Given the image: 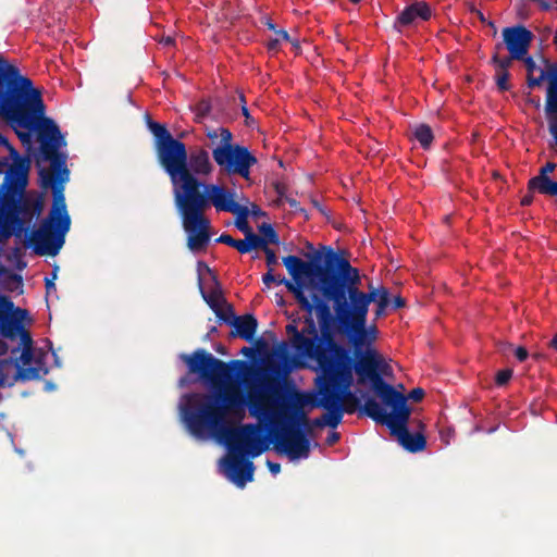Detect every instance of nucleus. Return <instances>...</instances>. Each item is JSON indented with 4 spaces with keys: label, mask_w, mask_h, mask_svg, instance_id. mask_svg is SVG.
I'll return each mask as SVG.
<instances>
[{
    "label": "nucleus",
    "mask_w": 557,
    "mask_h": 557,
    "mask_svg": "<svg viewBox=\"0 0 557 557\" xmlns=\"http://www.w3.org/2000/svg\"><path fill=\"white\" fill-rule=\"evenodd\" d=\"M468 9L471 13L476 15V17L480 20L481 23L486 22V18L484 16L483 12L481 10L476 9V7L473 3L469 2Z\"/></svg>",
    "instance_id": "nucleus-42"
},
{
    "label": "nucleus",
    "mask_w": 557,
    "mask_h": 557,
    "mask_svg": "<svg viewBox=\"0 0 557 557\" xmlns=\"http://www.w3.org/2000/svg\"><path fill=\"white\" fill-rule=\"evenodd\" d=\"M246 239L248 242L249 250L252 249H261L262 251L268 247L267 239H263L261 236L255 234L252 231L246 235Z\"/></svg>",
    "instance_id": "nucleus-29"
},
{
    "label": "nucleus",
    "mask_w": 557,
    "mask_h": 557,
    "mask_svg": "<svg viewBox=\"0 0 557 557\" xmlns=\"http://www.w3.org/2000/svg\"><path fill=\"white\" fill-rule=\"evenodd\" d=\"M528 191L529 193L524 195L521 199V206L523 207L530 206L533 202V191H530L529 189Z\"/></svg>",
    "instance_id": "nucleus-49"
},
{
    "label": "nucleus",
    "mask_w": 557,
    "mask_h": 557,
    "mask_svg": "<svg viewBox=\"0 0 557 557\" xmlns=\"http://www.w3.org/2000/svg\"><path fill=\"white\" fill-rule=\"evenodd\" d=\"M550 346L557 351V334L550 341Z\"/></svg>",
    "instance_id": "nucleus-64"
},
{
    "label": "nucleus",
    "mask_w": 557,
    "mask_h": 557,
    "mask_svg": "<svg viewBox=\"0 0 557 557\" xmlns=\"http://www.w3.org/2000/svg\"><path fill=\"white\" fill-rule=\"evenodd\" d=\"M299 262H305L297 256H287L283 258L288 274L293 281L282 280L285 287L292 293L297 300L300 308L307 312L304 317V323L307 324L309 331V338H313V346L315 351L311 355H305V358L315 360L318 364L336 356H344L348 350L335 341V335L339 334V323L337 321V313L334 315L327 304V299L313 294L310 300L304 292L307 286L306 278L310 280V286L319 289L318 283H314L317 273L314 271H307L302 269Z\"/></svg>",
    "instance_id": "nucleus-5"
},
{
    "label": "nucleus",
    "mask_w": 557,
    "mask_h": 557,
    "mask_svg": "<svg viewBox=\"0 0 557 557\" xmlns=\"http://www.w3.org/2000/svg\"><path fill=\"white\" fill-rule=\"evenodd\" d=\"M252 214L256 215V216H262L264 215L265 213L256 205L252 206Z\"/></svg>",
    "instance_id": "nucleus-58"
},
{
    "label": "nucleus",
    "mask_w": 557,
    "mask_h": 557,
    "mask_svg": "<svg viewBox=\"0 0 557 557\" xmlns=\"http://www.w3.org/2000/svg\"><path fill=\"white\" fill-rule=\"evenodd\" d=\"M264 25L270 29L273 30L276 34V25L272 22L270 18H265Z\"/></svg>",
    "instance_id": "nucleus-57"
},
{
    "label": "nucleus",
    "mask_w": 557,
    "mask_h": 557,
    "mask_svg": "<svg viewBox=\"0 0 557 557\" xmlns=\"http://www.w3.org/2000/svg\"><path fill=\"white\" fill-rule=\"evenodd\" d=\"M215 315L219 322H223L227 325H232L235 322L236 314L234 313L233 306L227 304H223L218 310H215Z\"/></svg>",
    "instance_id": "nucleus-26"
},
{
    "label": "nucleus",
    "mask_w": 557,
    "mask_h": 557,
    "mask_svg": "<svg viewBox=\"0 0 557 557\" xmlns=\"http://www.w3.org/2000/svg\"><path fill=\"white\" fill-rule=\"evenodd\" d=\"M391 304H392L393 309H399V308L405 307L406 302L401 296H396L393 298Z\"/></svg>",
    "instance_id": "nucleus-47"
},
{
    "label": "nucleus",
    "mask_w": 557,
    "mask_h": 557,
    "mask_svg": "<svg viewBox=\"0 0 557 557\" xmlns=\"http://www.w3.org/2000/svg\"><path fill=\"white\" fill-rule=\"evenodd\" d=\"M413 135L423 149L431 147L434 135L432 128L428 124L422 123L417 125Z\"/></svg>",
    "instance_id": "nucleus-24"
},
{
    "label": "nucleus",
    "mask_w": 557,
    "mask_h": 557,
    "mask_svg": "<svg viewBox=\"0 0 557 557\" xmlns=\"http://www.w3.org/2000/svg\"><path fill=\"white\" fill-rule=\"evenodd\" d=\"M533 34L523 25L505 27L503 29V39L509 53L516 60L524 59L533 40Z\"/></svg>",
    "instance_id": "nucleus-12"
},
{
    "label": "nucleus",
    "mask_w": 557,
    "mask_h": 557,
    "mask_svg": "<svg viewBox=\"0 0 557 557\" xmlns=\"http://www.w3.org/2000/svg\"><path fill=\"white\" fill-rule=\"evenodd\" d=\"M161 42H163L165 46H172L174 44V39L170 36L164 37Z\"/></svg>",
    "instance_id": "nucleus-60"
},
{
    "label": "nucleus",
    "mask_w": 557,
    "mask_h": 557,
    "mask_svg": "<svg viewBox=\"0 0 557 557\" xmlns=\"http://www.w3.org/2000/svg\"><path fill=\"white\" fill-rule=\"evenodd\" d=\"M318 366L323 372L319 395L338 405L341 392L349 389L354 383L356 357L352 359L347 351L344 356H336Z\"/></svg>",
    "instance_id": "nucleus-10"
},
{
    "label": "nucleus",
    "mask_w": 557,
    "mask_h": 557,
    "mask_svg": "<svg viewBox=\"0 0 557 557\" xmlns=\"http://www.w3.org/2000/svg\"><path fill=\"white\" fill-rule=\"evenodd\" d=\"M513 60H516V58H512V55L510 53H509V57H506L503 59L499 58V55L497 53H495L492 57L491 62L495 66V70L508 71V69L511 66Z\"/></svg>",
    "instance_id": "nucleus-30"
},
{
    "label": "nucleus",
    "mask_w": 557,
    "mask_h": 557,
    "mask_svg": "<svg viewBox=\"0 0 557 557\" xmlns=\"http://www.w3.org/2000/svg\"><path fill=\"white\" fill-rule=\"evenodd\" d=\"M515 356L520 362H522L528 358L529 352L524 347L520 346L515 350Z\"/></svg>",
    "instance_id": "nucleus-43"
},
{
    "label": "nucleus",
    "mask_w": 557,
    "mask_h": 557,
    "mask_svg": "<svg viewBox=\"0 0 557 557\" xmlns=\"http://www.w3.org/2000/svg\"><path fill=\"white\" fill-rule=\"evenodd\" d=\"M432 16L431 7L424 1H416L406 7L396 17L395 27H408L414 24L420 18L429 21Z\"/></svg>",
    "instance_id": "nucleus-17"
},
{
    "label": "nucleus",
    "mask_w": 557,
    "mask_h": 557,
    "mask_svg": "<svg viewBox=\"0 0 557 557\" xmlns=\"http://www.w3.org/2000/svg\"><path fill=\"white\" fill-rule=\"evenodd\" d=\"M283 280H286L285 277H283ZM280 281H282V278H276L273 274V269L270 268L268 270V272L262 276V282L269 286L271 283H274L276 282L277 284H281ZM283 285H285L284 283H282Z\"/></svg>",
    "instance_id": "nucleus-36"
},
{
    "label": "nucleus",
    "mask_w": 557,
    "mask_h": 557,
    "mask_svg": "<svg viewBox=\"0 0 557 557\" xmlns=\"http://www.w3.org/2000/svg\"><path fill=\"white\" fill-rule=\"evenodd\" d=\"M539 3L541 4L543 10H549V8H550V4L546 1L540 0Z\"/></svg>",
    "instance_id": "nucleus-63"
},
{
    "label": "nucleus",
    "mask_w": 557,
    "mask_h": 557,
    "mask_svg": "<svg viewBox=\"0 0 557 557\" xmlns=\"http://www.w3.org/2000/svg\"><path fill=\"white\" fill-rule=\"evenodd\" d=\"M233 135L228 128L221 129V143L212 150L214 162L220 172L227 175H239L248 178L250 168L257 163V158L247 147L234 145Z\"/></svg>",
    "instance_id": "nucleus-11"
},
{
    "label": "nucleus",
    "mask_w": 557,
    "mask_h": 557,
    "mask_svg": "<svg viewBox=\"0 0 557 557\" xmlns=\"http://www.w3.org/2000/svg\"><path fill=\"white\" fill-rule=\"evenodd\" d=\"M521 61L524 62V65H525L527 72H528L527 82L529 83L530 78H536L535 76H533V73L535 71L540 72L541 67H539L536 65V63L533 60V58L527 54V55H524V59H522Z\"/></svg>",
    "instance_id": "nucleus-31"
},
{
    "label": "nucleus",
    "mask_w": 557,
    "mask_h": 557,
    "mask_svg": "<svg viewBox=\"0 0 557 557\" xmlns=\"http://www.w3.org/2000/svg\"><path fill=\"white\" fill-rule=\"evenodd\" d=\"M259 232L262 234V238L267 239V245L273 244L277 245L280 243V237L274 227L271 224L263 223L259 226Z\"/></svg>",
    "instance_id": "nucleus-27"
},
{
    "label": "nucleus",
    "mask_w": 557,
    "mask_h": 557,
    "mask_svg": "<svg viewBox=\"0 0 557 557\" xmlns=\"http://www.w3.org/2000/svg\"><path fill=\"white\" fill-rule=\"evenodd\" d=\"M240 352L245 356H249L252 352V348L250 347H243Z\"/></svg>",
    "instance_id": "nucleus-61"
},
{
    "label": "nucleus",
    "mask_w": 557,
    "mask_h": 557,
    "mask_svg": "<svg viewBox=\"0 0 557 557\" xmlns=\"http://www.w3.org/2000/svg\"><path fill=\"white\" fill-rule=\"evenodd\" d=\"M187 170L194 180H199L197 176L210 175L213 172V164L209 152L205 148L187 151Z\"/></svg>",
    "instance_id": "nucleus-18"
},
{
    "label": "nucleus",
    "mask_w": 557,
    "mask_h": 557,
    "mask_svg": "<svg viewBox=\"0 0 557 557\" xmlns=\"http://www.w3.org/2000/svg\"><path fill=\"white\" fill-rule=\"evenodd\" d=\"M274 188L276 194L282 198L285 194L286 187L283 184L276 183Z\"/></svg>",
    "instance_id": "nucleus-53"
},
{
    "label": "nucleus",
    "mask_w": 557,
    "mask_h": 557,
    "mask_svg": "<svg viewBox=\"0 0 557 557\" xmlns=\"http://www.w3.org/2000/svg\"><path fill=\"white\" fill-rule=\"evenodd\" d=\"M224 127H219V128H207L206 131V135L207 137L212 141V143H215V140L219 138L220 141L219 144L221 143V129H223Z\"/></svg>",
    "instance_id": "nucleus-37"
},
{
    "label": "nucleus",
    "mask_w": 557,
    "mask_h": 557,
    "mask_svg": "<svg viewBox=\"0 0 557 557\" xmlns=\"http://www.w3.org/2000/svg\"><path fill=\"white\" fill-rule=\"evenodd\" d=\"M510 73L508 71L495 70V83L500 91H507L511 88L509 84Z\"/></svg>",
    "instance_id": "nucleus-28"
},
{
    "label": "nucleus",
    "mask_w": 557,
    "mask_h": 557,
    "mask_svg": "<svg viewBox=\"0 0 557 557\" xmlns=\"http://www.w3.org/2000/svg\"><path fill=\"white\" fill-rule=\"evenodd\" d=\"M20 139L24 143V141H29V133H22V132H16Z\"/></svg>",
    "instance_id": "nucleus-59"
},
{
    "label": "nucleus",
    "mask_w": 557,
    "mask_h": 557,
    "mask_svg": "<svg viewBox=\"0 0 557 557\" xmlns=\"http://www.w3.org/2000/svg\"><path fill=\"white\" fill-rule=\"evenodd\" d=\"M181 359L190 374L218 388L214 393L186 394L180 406L182 418L195 437L212 436L225 443L231 456L224 460V472L236 486L244 487L253 480L255 471L253 462L244 457L256 458L268 450V437L260 424L232 425V417L243 419L246 398L226 383L251 368L243 360L225 362L202 348L183 354Z\"/></svg>",
    "instance_id": "nucleus-1"
},
{
    "label": "nucleus",
    "mask_w": 557,
    "mask_h": 557,
    "mask_svg": "<svg viewBox=\"0 0 557 557\" xmlns=\"http://www.w3.org/2000/svg\"><path fill=\"white\" fill-rule=\"evenodd\" d=\"M174 198L188 234L187 247L194 252L205 250L210 242V221L205 216V210L212 205L216 211L231 212L239 205L225 187L199 180H194L184 191L175 189Z\"/></svg>",
    "instance_id": "nucleus-6"
},
{
    "label": "nucleus",
    "mask_w": 557,
    "mask_h": 557,
    "mask_svg": "<svg viewBox=\"0 0 557 557\" xmlns=\"http://www.w3.org/2000/svg\"><path fill=\"white\" fill-rule=\"evenodd\" d=\"M215 242L233 247L235 239L231 235L223 233L215 239Z\"/></svg>",
    "instance_id": "nucleus-41"
},
{
    "label": "nucleus",
    "mask_w": 557,
    "mask_h": 557,
    "mask_svg": "<svg viewBox=\"0 0 557 557\" xmlns=\"http://www.w3.org/2000/svg\"><path fill=\"white\" fill-rule=\"evenodd\" d=\"M267 467L269 468V471L272 474H274V475H276V474H278L281 472V465L277 463V462H273V461L268 460L267 461Z\"/></svg>",
    "instance_id": "nucleus-46"
},
{
    "label": "nucleus",
    "mask_w": 557,
    "mask_h": 557,
    "mask_svg": "<svg viewBox=\"0 0 557 557\" xmlns=\"http://www.w3.org/2000/svg\"><path fill=\"white\" fill-rule=\"evenodd\" d=\"M311 405L317 408H323L326 410V412L319 418L310 419V435L312 434L314 428L330 426L335 429L342 422V410L339 409L338 405L325 398L324 396H320L318 399L313 400Z\"/></svg>",
    "instance_id": "nucleus-14"
},
{
    "label": "nucleus",
    "mask_w": 557,
    "mask_h": 557,
    "mask_svg": "<svg viewBox=\"0 0 557 557\" xmlns=\"http://www.w3.org/2000/svg\"><path fill=\"white\" fill-rule=\"evenodd\" d=\"M231 213L236 215L235 226L240 232H243L245 235H247L249 232L252 231L248 224L249 210L247 207L238 205L237 210L231 211Z\"/></svg>",
    "instance_id": "nucleus-25"
},
{
    "label": "nucleus",
    "mask_w": 557,
    "mask_h": 557,
    "mask_svg": "<svg viewBox=\"0 0 557 557\" xmlns=\"http://www.w3.org/2000/svg\"><path fill=\"white\" fill-rule=\"evenodd\" d=\"M0 145L5 146L10 149L11 153L16 158L14 165L10 166L5 181L9 182L12 177H16L22 181V186L26 184V175L29 168L28 159H21L16 152V150L10 145L9 140L0 134ZM9 166L8 160L5 158L0 159V174H2L5 168Z\"/></svg>",
    "instance_id": "nucleus-16"
},
{
    "label": "nucleus",
    "mask_w": 557,
    "mask_h": 557,
    "mask_svg": "<svg viewBox=\"0 0 557 557\" xmlns=\"http://www.w3.org/2000/svg\"><path fill=\"white\" fill-rule=\"evenodd\" d=\"M44 357H45L44 352H41L37 357H34L35 366H40V367L46 366L45 362H44Z\"/></svg>",
    "instance_id": "nucleus-56"
},
{
    "label": "nucleus",
    "mask_w": 557,
    "mask_h": 557,
    "mask_svg": "<svg viewBox=\"0 0 557 557\" xmlns=\"http://www.w3.org/2000/svg\"><path fill=\"white\" fill-rule=\"evenodd\" d=\"M280 47V38L270 39L267 44V48L270 51H277Z\"/></svg>",
    "instance_id": "nucleus-48"
},
{
    "label": "nucleus",
    "mask_w": 557,
    "mask_h": 557,
    "mask_svg": "<svg viewBox=\"0 0 557 557\" xmlns=\"http://www.w3.org/2000/svg\"><path fill=\"white\" fill-rule=\"evenodd\" d=\"M388 305L389 304L376 305L375 315L379 318L384 314Z\"/></svg>",
    "instance_id": "nucleus-52"
},
{
    "label": "nucleus",
    "mask_w": 557,
    "mask_h": 557,
    "mask_svg": "<svg viewBox=\"0 0 557 557\" xmlns=\"http://www.w3.org/2000/svg\"><path fill=\"white\" fill-rule=\"evenodd\" d=\"M286 200H287V202L289 203V206H290L292 208H297L298 202H297L295 199H293V198H287Z\"/></svg>",
    "instance_id": "nucleus-62"
},
{
    "label": "nucleus",
    "mask_w": 557,
    "mask_h": 557,
    "mask_svg": "<svg viewBox=\"0 0 557 557\" xmlns=\"http://www.w3.org/2000/svg\"><path fill=\"white\" fill-rule=\"evenodd\" d=\"M325 249L323 264L320 263V252H315L312 260L299 264L307 271L315 270L322 296L333 302V309H338L343 322L360 330L364 325L370 304H389V292L384 286L375 288L372 285L368 293L360 290L359 270L331 247Z\"/></svg>",
    "instance_id": "nucleus-4"
},
{
    "label": "nucleus",
    "mask_w": 557,
    "mask_h": 557,
    "mask_svg": "<svg viewBox=\"0 0 557 557\" xmlns=\"http://www.w3.org/2000/svg\"><path fill=\"white\" fill-rule=\"evenodd\" d=\"M298 320H293L292 323H288L285 327L286 333L289 336L290 344L295 349V352L305 358V355H311L315 351L313 346V338H309V331L307 329V324L304 323L301 330L298 329Z\"/></svg>",
    "instance_id": "nucleus-15"
},
{
    "label": "nucleus",
    "mask_w": 557,
    "mask_h": 557,
    "mask_svg": "<svg viewBox=\"0 0 557 557\" xmlns=\"http://www.w3.org/2000/svg\"><path fill=\"white\" fill-rule=\"evenodd\" d=\"M511 376V369H503L496 373L495 382L498 386H504L510 381Z\"/></svg>",
    "instance_id": "nucleus-32"
},
{
    "label": "nucleus",
    "mask_w": 557,
    "mask_h": 557,
    "mask_svg": "<svg viewBox=\"0 0 557 557\" xmlns=\"http://www.w3.org/2000/svg\"><path fill=\"white\" fill-rule=\"evenodd\" d=\"M233 248L237 249L240 253L250 252L247 239H235Z\"/></svg>",
    "instance_id": "nucleus-38"
},
{
    "label": "nucleus",
    "mask_w": 557,
    "mask_h": 557,
    "mask_svg": "<svg viewBox=\"0 0 557 557\" xmlns=\"http://www.w3.org/2000/svg\"><path fill=\"white\" fill-rule=\"evenodd\" d=\"M276 38H280V41L281 40H284V41H290V37L288 35V33L284 29H278L276 30Z\"/></svg>",
    "instance_id": "nucleus-50"
},
{
    "label": "nucleus",
    "mask_w": 557,
    "mask_h": 557,
    "mask_svg": "<svg viewBox=\"0 0 557 557\" xmlns=\"http://www.w3.org/2000/svg\"><path fill=\"white\" fill-rule=\"evenodd\" d=\"M339 434L337 432H332L327 438H326V442L332 445L334 443H336L338 440H339Z\"/></svg>",
    "instance_id": "nucleus-51"
},
{
    "label": "nucleus",
    "mask_w": 557,
    "mask_h": 557,
    "mask_svg": "<svg viewBox=\"0 0 557 557\" xmlns=\"http://www.w3.org/2000/svg\"><path fill=\"white\" fill-rule=\"evenodd\" d=\"M242 113L246 117V124L250 125L249 120H251V116H250L248 108L245 104L242 107Z\"/></svg>",
    "instance_id": "nucleus-55"
},
{
    "label": "nucleus",
    "mask_w": 557,
    "mask_h": 557,
    "mask_svg": "<svg viewBox=\"0 0 557 557\" xmlns=\"http://www.w3.org/2000/svg\"><path fill=\"white\" fill-rule=\"evenodd\" d=\"M424 395H425L424 391L420 387H417V388H413L412 391H410L408 398L418 403L423 399Z\"/></svg>",
    "instance_id": "nucleus-39"
},
{
    "label": "nucleus",
    "mask_w": 557,
    "mask_h": 557,
    "mask_svg": "<svg viewBox=\"0 0 557 557\" xmlns=\"http://www.w3.org/2000/svg\"><path fill=\"white\" fill-rule=\"evenodd\" d=\"M334 313H337L339 334L347 336L354 347L357 383L359 385L370 383L374 392L392 386L383 379V375L387 374L389 366L374 348H371L376 338V327H368L366 317L363 327L358 330L341 320L338 309H334Z\"/></svg>",
    "instance_id": "nucleus-8"
},
{
    "label": "nucleus",
    "mask_w": 557,
    "mask_h": 557,
    "mask_svg": "<svg viewBox=\"0 0 557 557\" xmlns=\"http://www.w3.org/2000/svg\"><path fill=\"white\" fill-rule=\"evenodd\" d=\"M246 398L250 416L272 426V443L278 455L290 460L310 455V419L306 406L313 400L294 386H285L270 379H258L257 388Z\"/></svg>",
    "instance_id": "nucleus-3"
},
{
    "label": "nucleus",
    "mask_w": 557,
    "mask_h": 557,
    "mask_svg": "<svg viewBox=\"0 0 557 557\" xmlns=\"http://www.w3.org/2000/svg\"><path fill=\"white\" fill-rule=\"evenodd\" d=\"M17 370L14 375L15 381L28 382L41 379L42 375L48 374L49 369L46 366H25L21 367L17 362L15 363Z\"/></svg>",
    "instance_id": "nucleus-21"
},
{
    "label": "nucleus",
    "mask_w": 557,
    "mask_h": 557,
    "mask_svg": "<svg viewBox=\"0 0 557 557\" xmlns=\"http://www.w3.org/2000/svg\"><path fill=\"white\" fill-rule=\"evenodd\" d=\"M9 351L8 344L0 338V356H4Z\"/></svg>",
    "instance_id": "nucleus-54"
},
{
    "label": "nucleus",
    "mask_w": 557,
    "mask_h": 557,
    "mask_svg": "<svg viewBox=\"0 0 557 557\" xmlns=\"http://www.w3.org/2000/svg\"><path fill=\"white\" fill-rule=\"evenodd\" d=\"M549 133L552 134L555 141L557 143V116H552L549 119Z\"/></svg>",
    "instance_id": "nucleus-44"
},
{
    "label": "nucleus",
    "mask_w": 557,
    "mask_h": 557,
    "mask_svg": "<svg viewBox=\"0 0 557 557\" xmlns=\"http://www.w3.org/2000/svg\"><path fill=\"white\" fill-rule=\"evenodd\" d=\"M544 81L548 83L545 110L548 114L557 115V63L546 61V69H540V75L536 78H530L529 87L541 86Z\"/></svg>",
    "instance_id": "nucleus-13"
},
{
    "label": "nucleus",
    "mask_w": 557,
    "mask_h": 557,
    "mask_svg": "<svg viewBox=\"0 0 557 557\" xmlns=\"http://www.w3.org/2000/svg\"><path fill=\"white\" fill-rule=\"evenodd\" d=\"M338 398V407L342 410V416L344 412H355L360 404L358 397L350 391V388L347 391H342Z\"/></svg>",
    "instance_id": "nucleus-23"
},
{
    "label": "nucleus",
    "mask_w": 557,
    "mask_h": 557,
    "mask_svg": "<svg viewBox=\"0 0 557 557\" xmlns=\"http://www.w3.org/2000/svg\"><path fill=\"white\" fill-rule=\"evenodd\" d=\"M57 271H58V267L54 268L53 273H52V277H50V278L46 277L45 278V286H46L47 295H49L51 292L55 290L54 280L57 278Z\"/></svg>",
    "instance_id": "nucleus-35"
},
{
    "label": "nucleus",
    "mask_w": 557,
    "mask_h": 557,
    "mask_svg": "<svg viewBox=\"0 0 557 557\" xmlns=\"http://www.w3.org/2000/svg\"><path fill=\"white\" fill-rule=\"evenodd\" d=\"M147 125L154 136L158 161L169 175L175 189L184 191L194 178L187 170L186 145L174 138L164 124L152 121L147 115Z\"/></svg>",
    "instance_id": "nucleus-9"
},
{
    "label": "nucleus",
    "mask_w": 557,
    "mask_h": 557,
    "mask_svg": "<svg viewBox=\"0 0 557 557\" xmlns=\"http://www.w3.org/2000/svg\"><path fill=\"white\" fill-rule=\"evenodd\" d=\"M383 403L392 408L387 412L374 399L368 398L363 405V412L376 423L386 425L391 434L397 437L398 443L409 453H419L425 449L426 438L420 433H410L408 422L411 409L407 405V397L393 386L375 392Z\"/></svg>",
    "instance_id": "nucleus-7"
},
{
    "label": "nucleus",
    "mask_w": 557,
    "mask_h": 557,
    "mask_svg": "<svg viewBox=\"0 0 557 557\" xmlns=\"http://www.w3.org/2000/svg\"><path fill=\"white\" fill-rule=\"evenodd\" d=\"M212 281L214 283V287H212L209 293H206L201 285V278L199 277V288L205 301L208 304L211 310L215 312V310H218L223 304H225L226 299L222 295L220 284L215 275L212 276Z\"/></svg>",
    "instance_id": "nucleus-20"
},
{
    "label": "nucleus",
    "mask_w": 557,
    "mask_h": 557,
    "mask_svg": "<svg viewBox=\"0 0 557 557\" xmlns=\"http://www.w3.org/2000/svg\"><path fill=\"white\" fill-rule=\"evenodd\" d=\"M45 109L41 92L34 88L32 79L0 55V116L13 126L37 129L41 154L53 170L41 169L39 172L41 185L53 189V205L48 218L30 233L28 240L36 255L54 257L64 245V236L71 226L62 187L70 171L66 156L59 151L65 146L64 137L54 121L45 116Z\"/></svg>",
    "instance_id": "nucleus-2"
},
{
    "label": "nucleus",
    "mask_w": 557,
    "mask_h": 557,
    "mask_svg": "<svg viewBox=\"0 0 557 557\" xmlns=\"http://www.w3.org/2000/svg\"><path fill=\"white\" fill-rule=\"evenodd\" d=\"M12 363V359H2L0 360V386L4 385L5 374L3 372V366Z\"/></svg>",
    "instance_id": "nucleus-45"
},
{
    "label": "nucleus",
    "mask_w": 557,
    "mask_h": 557,
    "mask_svg": "<svg viewBox=\"0 0 557 557\" xmlns=\"http://www.w3.org/2000/svg\"><path fill=\"white\" fill-rule=\"evenodd\" d=\"M263 252L265 253V261H267V265L268 268H272L274 265H276L278 263V259L274 252L273 249H271L269 246L263 250Z\"/></svg>",
    "instance_id": "nucleus-33"
},
{
    "label": "nucleus",
    "mask_w": 557,
    "mask_h": 557,
    "mask_svg": "<svg viewBox=\"0 0 557 557\" xmlns=\"http://www.w3.org/2000/svg\"><path fill=\"white\" fill-rule=\"evenodd\" d=\"M210 109H211V107L208 101H200L197 104V112H198V115H200V116L207 115L210 112Z\"/></svg>",
    "instance_id": "nucleus-40"
},
{
    "label": "nucleus",
    "mask_w": 557,
    "mask_h": 557,
    "mask_svg": "<svg viewBox=\"0 0 557 557\" xmlns=\"http://www.w3.org/2000/svg\"><path fill=\"white\" fill-rule=\"evenodd\" d=\"M231 326L234 327V331L230 334L232 337L238 336L250 342L256 334L258 321L253 314L247 313L242 317L236 315L235 322Z\"/></svg>",
    "instance_id": "nucleus-19"
},
{
    "label": "nucleus",
    "mask_w": 557,
    "mask_h": 557,
    "mask_svg": "<svg viewBox=\"0 0 557 557\" xmlns=\"http://www.w3.org/2000/svg\"><path fill=\"white\" fill-rule=\"evenodd\" d=\"M23 222L15 213L8 214L3 221L0 220V239L10 237L15 230H22Z\"/></svg>",
    "instance_id": "nucleus-22"
},
{
    "label": "nucleus",
    "mask_w": 557,
    "mask_h": 557,
    "mask_svg": "<svg viewBox=\"0 0 557 557\" xmlns=\"http://www.w3.org/2000/svg\"><path fill=\"white\" fill-rule=\"evenodd\" d=\"M34 348H22L20 360L23 366H28L34 360Z\"/></svg>",
    "instance_id": "nucleus-34"
}]
</instances>
